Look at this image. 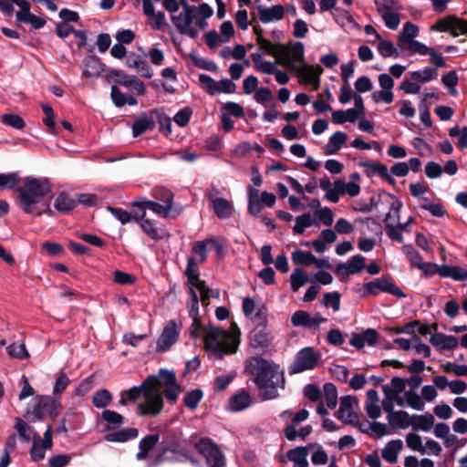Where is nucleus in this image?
Listing matches in <instances>:
<instances>
[{"label":"nucleus","instance_id":"f704fd0d","mask_svg":"<svg viewBox=\"0 0 467 467\" xmlns=\"http://www.w3.org/2000/svg\"><path fill=\"white\" fill-rule=\"evenodd\" d=\"M203 397V392L201 389H194L186 393L183 398V404L188 409L193 410L198 407L199 402Z\"/></svg>","mask_w":467,"mask_h":467},{"label":"nucleus","instance_id":"0eeeda50","mask_svg":"<svg viewBox=\"0 0 467 467\" xmlns=\"http://www.w3.org/2000/svg\"><path fill=\"white\" fill-rule=\"evenodd\" d=\"M161 388V381L158 378L157 382H154L153 388L148 390L144 395V402L138 403L137 413L140 416H157L163 409L164 402L160 389Z\"/></svg>","mask_w":467,"mask_h":467},{"label":"nucleus","instance_id":"20e7f679","mask_svg":"<svg viewBox=\"0 0 467 467\" xmlns=\"http://www.w3.org/2000/svg\"><path fill=\"white\" fill-rule=\"evenodd\" d=\"M379 293H388L398 298H405L407 296V295L396 285L393 277L389 274L383 275L381 277L363 284L362 297H375Z\"/></svg>","mask_w":467,"mask_h":467},{"label":"nucleus","instance_id":"c03bdc74","mask_svg":"<svg viewBox=\"0 0 467 467\" xmlns=\"http://www.w3.org/2000/svg\"><path fill=\"white\" fill-rule=\"evenodd\" d=\"M307 282V277L301 268L294 269L290 275L291 288L294 292L299 290Z\"/></svg>","mask_w":467,"mask_h":467},{"label":"nucleus","instance_id":"ea45409f","mask_svg":"<svg viewBox=\"0 0 467 467\" xmlns=\"http://www.w3.org/2000/svg\"><path fill=\"white\" fill-rule=\"evenodd\" d=\"M323 390L326 397L327 406L329 409L336 408L337 404V389L335 384L327 382L323 386Z\"/></svg>","mask_w":467,"mask_h":467},{"label":"nucleus","instance_id":"39448f33","mask_svg":"<svg viewBox=\"0 0 467 467\" xmlns=\"http://www.w3.org/2000/svg\"><path fill=\"white\" fill-rule=\"evenodd\" d=\"M226 336V332L220 327L209 326V330L203 337L204 346L207 350H211L217 358L223 359L224 354H233L237 351L239 341L231 343H222L218 338Z\"/></svg>","mask_w":467,"mask_h":467},{"label":"nucleus","instance_id":"dca6fc26","mask_svg":"<svg viewBox=\"0 0 467 467\" xmlns=\"http://www.w3.org/2000/svg\"><path fill=\"white\" fill-rule=\"evenodd\" d=\"M157 379L158 377L156 375H149L140 386H134L124 391L127 396V400L133 402L141 396L144 397L146 392L153 388L154 382H157Z\"/></svg>","mask_w":467,"mask_h":467},{"label":"nucleus","instance_id":"4468645a","mask_svg":"<svg viewBox=\"0 0 467 467\" xmlns=\"http://www.w3.org/2000/svg\"><path fill=\"white\" fill-rule=\"evenodd\" d=\"M296 72H298L304 78V80L306 84L312 86L313 90H317L320 88L319 76L323 72L321 66L317 65L314 67L304 64L301 67H298V70Z\"/></svg>","mask_w":467,"mask_h":467},{"label":"nucleus","instance_id":"aec40b11","mask_svg":"<svg viewBox=\"0 0 467 467\" xmlns=\"http://www.w3.org/2000/svg\"><path fill=\"white\" fill-rule=\"evenodd\" d=\"M403 448V441L401 440H391L381 451L382 458L389 463H396L398 455Z\"/></svg>","mask_w":467,"mask_h":467},{"label":"nucleus","instance_id":"a18cd8bd","mask_svg":"<svg viewBox=\"0 0 467 467\" xmlns=\"http://www.w3.org/2000/svg\"><path fill=\"white\" fill-rule=\"evenodd\" d=\"M107 77L109 78L114 79V82L116 84H119L120 86L124 87V83L131 82L132 79H134L135 76H129L125 72H123L120 69L116 68H109L107 70Z\"/></svg>","mask_w":467,"mask_h":467},{"label":"nucleus","instance_id":"79ce46f5","mask_svg":"<svg viewBox=\"0 0 467 467\" xmlns=\"http://www.w3.org/2000/svg\"><path fill=\"white\" fill-rule=\"evenodd\" d=\"M271 344L269 334L265 330H255L251 339V346L253 348H268Z\"/></svg>","mask_w":467,"mask_h":467},{"label":"nucleus","instance_id":"e2e57ef3","mask_svg":"<svg viewBox=\"0 0 467 467\" xmlns=\"http://www.w3.org/2000/svg\"><path fill=\"white\" fill-rule=\"evenodd\" d=\"M449 135L452 138H458L457 146H467V127L455 126L449 130Z\"/></svg>","mask_w":467,"mask_h":467},{"label":"nucleus","instance_id":"2f4dec72","mask_svg":"<svg viewBox=\"0 0 467 467\" xmlns=\"http://www.w3.org/2000/svg\"><path fill=\"white\" fill-rule=\"evenodd\" d=\"M189 57L192 65L198 68L207 70L210 72H216L218 70L217 65L213 62L199 57L195 52H191Z\"/></svg>","mask_w":467,"mask_h":467},{"label":"nucleus","instance_id":"338daca9","mask_svg":"<svg viewBox=\"0 0 467 467\" xmlns=\"http://www.w3.org/2000/svg\"><path fill=\"white\" fill-rule=\"evenodd\" d=\"M209 244L208 239L202 240V241H195L192 244V253L195 254H198L201 259L200 262L203 263L207 259V245Z\"/></svg>","mask_w":467,"mask_h":467},{"label":"nucleus","instance_id":"3c124183","mask_svg":"<svg viewBox=\"0 0 467 467\" xmlns=\"http://www.w3.org/2000/svg\"><path fill=\"white\" fill-rule=\"evenodd\" d=\"M15 3L19 7L16 14V23H23L32 14L31 5L26 0H15Z\"/></svg>","mask_w":467,"mask_h":467},{"label":"nucleus","instance_id":"f03ea898","mask_svg":"<svg viewBox=\"0 0 467 467\" xmlns=\"http://www.w3.org/2000/svg\"><path fill=\"white\" fill-rule=\"evenodd\" d=\"M52 187L47 178L26 177L24 186L16 189L20 208L28 214L40 216L41 209L37 207L43 197L51 192Z\"/></svg>","mask_w":467,"mask_h":467},{"label":"nucleus","instance_id":"f257e3e1","mask_svg":"<svg viewBox=\"0 0 467 467\" xmlns=\"http://www.w3.org/2000/svg\"><path fill=\"white\" fill-rule=\"evenodd\" d=\"M245 371L254 375V383L262 400L276 399L277 388L285 389L284 372L277 364L270 363L261 357H253L245 362Z\"/></svg>","mask_w":467,"mask_h":467},{"label":"nucleus","instance_id":"8fccbe9b","mask_svg":"<svg viewBox=\"0 0 467 467\" xmlns=\"http://www.w3.org/2000/svg\"><path fill=\"white\" fill-rule=\"evenodd\" d=\"M15 421V429L17 431L19 438L23 441L28 442L30 441V432L33 431L32 428L19 417H16Z\"/></svg>","mask_w":467,"mask_h":467},{"label":"nucleus","instance_id":"49530a36","mask_svg":"<svg viewBox=\"0 0 467 467\" xmlns=\"http://www.w3.org/2000/svg\"><path fill=\"white\" fill-rule=\"evenodd\" d=\"M402 252L410 261L411 266L417 267L418 264L423 261L422 255L414 248L412 244H404Z\"/></svg>","mask_w":467,"mask_h":467},{"label":"nucleus","instance_id":"864d4df0","mask_svg":"<svg viewBox=\"0 0 467 467\" xmlns=\"http://www.w3.org/2000/svg\"><path fill=\"white\" fill-rule=\"evenodd\" d=\"M6 351L11 358L18 359H26L29 357V353L27 352L25 344L13 343L6 348Z\"/></svg>","mask_w":467,"mask_h":467},{"label":"nucleus","instance_id":"a878e982","mask_svg":"<svg viewBox=\"0 0 467 467\" xmlns=\"http://www.w3.org/2000/svg\"><path fill=\"white\" fill-rule=\"evenodd\" d=\"M213 207L215 215L219 219H228L233 214V206L230 203V202H228L224 198L218 197V198L213 199Z\"/></svg>","mask_w":467,"mask_h":467},{"label":"nucleus","instance_id":"052dcab7","mask_svg":"<svg viewBox=\"0 0 467 467\" xmlns=\"http://www.w3.org/2000/svg\"><path fill=\"white\" fill-rule=\"evenodd\" d=\"M192 115V109L185 107L180 109L174 116L173 120L179 127H185Z\"/></svg>","mask_w":467,"mask_h":467},{"label":"nucleus","instance_id":"680f3d73","mask_svg":"<svg viewBox=\"0 0 467 467\" xmlns=\"http://www.w3.org/2000/svg\"><path fill=\"white\" fill-rule=\"evenodd\" d=\"M107 210L110 212V213L119 220L122 224L128 223L132 221V216L130 212L123 210L121 208H116L113 206H107Z\"/></svg>","mask_w":467,"mask_h":467},{"label":"nucleus","instance_id":"6ab92c4d","mask_svg":"<svg viewBox=\"0 0 467 467\" xmlns=\"http://www.w3.org/2000/svg\"><path fill=\"white\" fill-rule=\"evenodd\" d=\"M251 404V396L245 389H242L229 399V406L233 411L244 410L247 409Z\"/></svg>","mask_w":467,"mask_h":467},{"label":"nucleus","instance_id":"7ed1b4c3","mask_svg":"<svg viewBox=\"0 0 467 467\" xmlns=\"http://www.w3.org/2000/svg\"><path fill=\"white\" fill-rule=\"evenodd\" d=\"M258 45L268 55L275 57L277 63L290 71H297L298 66L296 63H304L305 60V46L302 42L296 41L290 43L291 48L287 45L277 43L274 44L270 40L261 37Z\"/></svg>","mask_w":467,"mask_h":467},{"label":"nucleus","instance_id":"603ef678","mask_svg":"<svg viewBox=\"0 0 467 467\" xmlns=\"http://www.w3.org/2000/svg\"><path fill=\"white\" fill-rule=\"evenodd\" d=\"M308 447H312V444L310 443L307 446H299L295 449L289 450L286 453L288 460L293 462L294 463L303 461L307 457Z\"/></svg>","mask_w":467,"mask_h":467},{"label":"nucleus","instance_id":"c85d7f7f","mask_svg":"<svg viewBox=\"0 0 467 467\" xmlns=\"http://www.w3.org/2000/svg\"><path fill=\"white\" fill-rule=\"evenodd\" d=\"M410 78L416 82L427 83L438 77V69L431 67H426L423 70L412 71L410 73Z\"/></svg>","mask_w":467,"mask_h":467},{"label":"nucleus","instance_id":"6e6d98bb","mask_svg":"<svg viewBox=\"0 0 467 467\" xmlns=\"http://www.w3.org/2000/svg\"><path fill=\"white\" fill-rule=\"evenodd\" d=\"M78 204H82L86 207H95L99 205L101 199L94 193H77Z\"/></svg>","mask_w":467,"mask_h":467},{"label":"nucleus","instance_id":"09e8293b","mask_svg":"<svg viewBox=\"0 0 467 467\" xmlns=\"http://www.w3.org/2000/svg\"><path fill=\"white\" fill-rule=\"evenodd\" d=\"M366 258L361 254H356L350 257L346 263L348 272L352 275L360 273L365 268Z\"/></svg>","mask_w":467,"mask_h":467},{"label":"nucleus","instance_id":"4d7b16f0","mask_svg":"<svg viewBox=\"0 0 467 467\" xmlns=\"http://www.w3.org/2000/svg\"><path fill=\"white\" fill-rule=\"evenodd\" d=\"M407 446L412 451H419L421 454L426 452L422 446L421 437L417 433H409L406 437Z\"/></svg>","mask_w":467,"mask_h":467},{"label":"nucleus","instance_id":"bf43d9fd","mask_svg":"<svg viewBox=\"0 0 467 467\" xmlns=\"http://www.w3.org/2000/svg\"><path fill=\"white\" fill-rule=\"evenodd\" d=\"M1 120L4 124L13 127V128H16V129H18V130H21L25 127L24 119L19 115H16V114H12V113L4 114L1 117Z\"/></svg>","mask_w":467,"mask_h":467},{"label":"nucleus","instance_id":"72a5a7b5","mask_svg":"<svg viewBox=\"0 0 467 467\" xmlns=\"http://www.w3.org/2000/svg\"><path fill=\"white\" fill-rule=\"evenodd\" d=\"M112 401L111 393L106 389H102L95 392L92 402L93 405L98 409H104L109 406Z\"/></svg>","mask_w":467,"mask_h":467},{"label":"nucleus","instance_id":"9d476101","mask_svg":"<svg viewBox=\"0 0 467 467\" xmlns=\"http://www.w3.org/2000/svg\"><path fill=\"white\" fill-rule=\"evenodd\" d=\"M161 381V387H164V395L168 401L174 403L182 391V387L177 382L176 375L173 371L165 368L159 370L157 376Z\"/></svg>","mask_w":467,"mask_h":467},{"label":"nucleus","instance_id":"a211bd4d","mask_svg":"<svg viewBox=\"0 0 467 467\" xmlns=\"http://www.w3.org/2000/svg\"><path fill=\"white\" fill-rule=\"evenodd\" d=\"M255 70L267 75H275V80L282 85L289 81L288 75L285 71L277 69L275 64L271 61H264L260 65H256Z\"/></svg>","mask_w":467,"mask_h":467},{"label":"nucleus","instance_id":"58836bf2","mask_svg":"<svg viewBox=\"0 0 467 467\" xmlns=\"http://www.w3.org/2000/svg\"><path fill=\"white\" fill-rule=\"evenodd\" d=\"M34 441L30 450L31 460L35 462H37L45 458V449L43 445L40 444L41 438L37 432L34 433Z\"/></svg>","mask_w":467,"mask_h":467},{"label":"nucleus","instance_id":"c756f323","mask_svg":"<svg viewBox=\"0 0 467 467\" xmlns=\"http://www.w3.org/2000/svg\"><path fill=\"white\" fill-rule=\"evenodd\" d=\"M459 78L456 70H451L441 77V83L447 88L448 93L452 97H457L459 92L456 88Z\"/></svg>","mask_w":467,"mask_h":467},{"label":"nucleus","instance_id":"13d9d810","mask_svg":"<svg viewBox=\"0 0 467 467\" xmlns=\"http://www.w3.org/2000/svg\"><path fill=\"white\" fill-rule=\"evenodd\" d=\"M397 12L398 11L385 12L380 15L385 26L391 30H396L400 23V15Z\"/></svg>","mask_w":467,"mask_h":467},{"label":"nucleus","instance_id":"9b49d317","mask_svg":"<svg viewBox=\"0 0 467 467\" xmlns=\"http://www.w3.org/2000/svg\"><path fill=\"white\" fill-rule=\"evenodd\" d=\"M161 117L162 116L157 109L140 114L132 124L133 137H139L146 131L153 130L157 120H160Z\"/></svg>","mask_w":467,"mask_h":467},{"label":"nucleus","instance_id":"423d86ee","mask_svg":"<svg viewBox=\"0 0 467 467\" xmlns=\"http://www.w3.org/2000/svg\"><path fill=\"white\" fill-rule=\"evenodd\" d=\"M61 409L62 403L59 399L50 395H38L31 410L33 421L42 420L47 416L55 420Z\"/></svg>","mask_w":467,"mask_h":467},{"label":"nucleus","instance_id":"c9c22d12","mask_svg":"<svg viewBox=\"0 0 467 467\" xmlns=\"http://www.w3.org/2000/svg\"><path fill=\"white\" fill-rule=\"evenodd\" d=\"M140 224L144 233L152 240H161L165 235L164 230L160 232L159 229L154 226L153 222L150 219L142 220Z\"/></svg>","mask_w":467,"mask_h":467},{"label":"nucleus","instance_id":"412c9836","mask_svg":"<svg viewBox=\"0 0 467 467\" xmlns=\"http://www.w3.org/2000/svg\"><path fill=\"white\" fill-rule=\"evenodd\" d=\"M77 205L78 202L76 199L71 198L66 192H60L54 202L55 209L60 213H68L75 209Z\"/></svg>","mask_w":467,"mask_h":467},{"label":"nucleus","instance_id":"a19ab883","mask_svg":"<svg viewBox=\"0 0 467 467\" xmlns=\"http://www.w3.org/2000/svg\"><path fill=\"white\" fill-rule=\"evenodd\" d=\"M360 165L368 169L366 171L368 177H372L375 174L381 177L388 171V167L385 164L377 161H361Z\"/></svg>","mask_w":467,"mask_h":467},{"label":"nucleus","instance_id":"5fc2aeb1","mask_svg":"<svg viewBox=\"0 0 467 467\" xmlns=\"http://www.w3.org/2000/svg\"><path fill=\"white\" fill-rule=\"evenodd\" d=\"M340 298L341 295L340 293L335 291V292H328L324 294L323 296V303L327 307L331 306L335 312L338 311L340 309Z\"/></svg>","mask_w":467,"mask_h":467},{"label":"nucleus","instance_id":"b1692460","mask_svg":"<svg viewBox=\"0 0 467 467\" xmlns=\"http://www.w3.org/2000/svg\"><path fill=\"white\" fill-rule=\"evenodd\" d=\"M110 96L112 102L118 108L123 107L126 104L130 106L137 105L138 100L130 94H125L120 91L117 85L111 87Z\"/></svg>","mask_w":467,"mask_h":467},{"label":"nucleus","instance_id":"4c0bfd02","mask_svg":"<svg viewBox=\"0 0 467 467\" xmlns=\"http://www.w3.org/2000/svg\"><path fill=\"white\" fill-rule=\"evenodd\" d=\"M153 197L162 202L165 205H169L170 208L172 207L173 202V193L171 190L164 186H157L153 189Z\"/></svg>","mask_w":467,"mask_h":467},{"label":"nucleus","instance_id":"de8ad7c7","mask_svg":"<svg viewBox=\"0 0 467 467\" xmlns=\"http://www.w3.org/2000/svg\"><path fill=\"white\" fill-rule=\"evenodd\" d=\"M379 14L391 11H399L401 9L400 4L396 0H374Z\"/></svg>","mask_w":467,"mask_h":467},{"label":"nucleus","instance_id":"473e14b6","mask_svg":"<svg viewBox=\"0 0 467 467\" xmlns=\"http://www.w3.org/2000/svg\"><path fill=\"white\" fill-rule=\"evenodd\" d=\"M292 261L296 265L308 266L316 261V256L311 252L296 250L292 253Z\"/></svg>","mask_w":467,"mask_h":467},{"label":"nucleus","instance_id":"f8f14e48","mask_svg":"<svg viewBox=\"0 0 467 467\" xmlns=\"http://www.w3.org/2000/svg\"><path fill=\"white\" fill-rule=\"evenodd\" d=\"M180 331L174 320H170L164 327L162 333L158 338L157 352H165L178 340Z\"/></svg>","mask_w":467,"mask_h":467},{"label":"nucleus","instance_id":"e433bc0d","mask_svg":"<svg viewBox=\"0 0 467 467\" xmlns=\"http://www.w3.org/2000/svg\"><path fill=\"white\" fill-rule=\"evenodd\" d=\"M404 398L406 400V403L409 407L417 410H423L425 407V403L422 398L415 392L413 389L406 390L404 393Z\"/></svg>","mask_w":467,"mask_h":467},{"label":"nucleus","instance_id":"1a4fd4ad","mask_svg":"<svg viewBox=\"0 0 467 467\" xmlns=\"http://www.w3.org/2000/svg\"><path fill=\"white\" fill-rule=\"evenodd\" d=\"M319 358V355L315 352L313 348H304L296 353L295 360L288 367V373L294 375L313 369L317 367Z\"/></svg>","mask_w":467,"mask_h":467},{"label":"nucleus","instance_id":"4be33fe9","mask_svg":"<svg viewBox=\"0 0 467 467\" xmlns=\"http://www.w3.org/2000/svg\"><path fill=\"white\" fill-rule=\"evenodd\" d=\"M420 32V28L418 26L413 23L408 21L404 24L402 31L400 33L398 36V45L400 48H402V44L410 45L411 42H414V38L418 36Z\"/></svg>","mask_w":467,"mask_h":467},{"label":"nucleus","instance_id":"5701e85b","mask_svg":"<svg viewBox=\"0 0 467 467\" xmlns=\"http://www.w3.org/2000/svg\"><path fill=\"white\" fill-rule=\"evenodd\" d=\"M101 420L107 422L104 431H114L124 424V417L111 410H104L100 415Z\"/></svg>","mask_w":467,"mask_h":467},{"label":"nucleus","instance_id":"774afa93","mask_svg":"<svg viewBox=\"0 0 467 467\" xmlns=\"http://www.w3.org/2000/svg\"><path fill=\"white\" fill-rule=\"evenodd\" d=\"M71 459L69 454H57L49 458L48 464L50 467H66Z\"/></svg>","mask_w":467,"mask_h":467},{"label":"nucleus","instance_id":"393cba45","mask_svg":"<svg viewBox=\"0 0 467 467\" xmlns=\"http://www.w3.org/2000/svg\"><path fill=\"white\" fill-rule=\"evenodd\" d=\"M387 419L393 429H407L411 424L410 416L405 410H397L388 415Z\"/></svg>","mask_w":467,"mask_h":467},{"label":"nucleus","instance_id":"37998d69","mask_svg":"<svg viewBox=\"0 0 467 467\" xmlns=\"http://www.w3.org/2000/svg\"><path fill=\"white\" fill-rule=\"evenodd\" d=\"M313 224L311 214L305 213L296 218V223L293 227L295 234H303L305 230Z\"/></svg>","mask_w":467,"mask_h":467},{"label":"nucleus","instance_id":"6e6552de","mask_svg":"<svg viewBox=\"0 0 467 467\" xmlns=\"http://www.w3.org/2000/svg\"><path fill=\"white\" fill-rule=\"evenodd\" d=\"M194 447L210 467H225L223 453L210 438H201Z\"/></svg>","mask_w":467,"mask_h":467},{"label":"nucleus","instance_id":"2eb2a0df","mask_svg":"<svg viewBox=\"0 0 467 467\" xmlns=\"http://www.w3.org/2000/svg\"><path fill=\"white\" fill-rule=\"evenodd\" d=\"M258 17L264 24H268L273 21H280L284 18L285 9L280 4L275 5L271 7H265L263 5L257 6Z\"/></svg>","mask_w":467,"mask_h":467},{"label":"nucleus","instance_id":"bb28decb","mask_svg":"<svg viewBox=\"0 0 467 467\" xmlns=\"http://www.w3.org/2000/svg\"><path fill=\"white\" fill-rule=\"evenodd\" d=\"M455 15L447 16L444 18L437 20V22L431 26V31L438 32H450V34L456 37L459 33L454 30V19Z\"/></svg>","mask_w":467,"mask_h":467},{"label":"nucleus","instance_id":"ddd939ff","mask_svg":"<svg viewBox=\"0 0 467 467\" xmlns=\"http://www.w3.org/2000/svg\"><path fill=\"white\" fill-rule=\"evenodd\" d=\"M81 66L83 67L82 77L86 78L99 77L106 67L105 64L95 55L87 56L82 60Z\"/></svg>","mask_w":467,"mask_h":467},{"label":"nucleus","instance_id":"69168bd1","mask_svg":"<svg viewBox=\"0 0 467 467\" xmlns=\"http://www.w3.org/2000/svg\"><path fill=\"white\" fill-rule=\"evenodd\" d=\"M160 441L159 434H149L143 437L139 442V449H143L150 452Z\"/></svg>","mask_w":467,"mask_h":467},{"label":"nucleus","instance_id":"0e129e2a","mask_svg":"<svg viewBox=\"0 0 467 467\" xmlns=\"http://www.w3.org/2000/svg\"><path fill=\"white\" fill-rule=\"evenodd\" d=\"M133 210L130 213H131L132 221L136 223H140L144 220L146 215V205L145 202H132Z\"/></svg>","mask_w":467,"mask_h":467},{"label":"nucleus","instance_id":"f3484780","mask_svg":"<svg viewBox=\"0 0 467 467\" xmlns=\"http://www.w3.org/2000/svg\"><path fill=\"white\" fill-rule=\"evenodd\" d=\"M138 435L139 430L132 427L109 432L104 436V440L109 442H127L136 439Z\"/></svg>","mask_w":467,"mask_h":467},{"label":"nucleus","instance_id":"7c9ffc66","mask_svg":"<svg viewBox=\"0 0 467 467\" xmlns=\"http://www.w3.org/2000/svg\"><path fill=\"white\" fill-rule=\"evenodd\" d=\"M377 49L383 57L398 58L400 56L399 50L394 47L393 43L389 40H385L382 36L378 40Z\"/></svg>","mask_w":467,"mask_h":467},{"label":"nucleus","instance_id":"cd10ccee","mask_svg":"<svg viewBox=\"0 0 467 467\" xmlns=\"http://www.w3.org/2000/svg\"><path fill=\"white\" fill-rule=\"evenodd\" d=\"M412 428L416 431H429L434 424V416L429 412L424 415H413Z\"/></svg>","mask_w":467,"mask_h":467}]
</instances>
